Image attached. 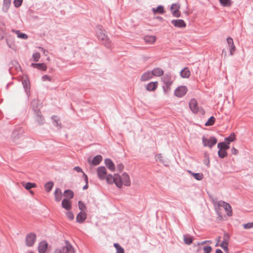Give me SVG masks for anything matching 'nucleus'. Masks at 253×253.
<instances>
[{
  "instance_id": "69168bd1",
  "label": "nucleus",
  "mask_w": 253,
  "mask_h": 253,
  "mask_svg": "<svg viewBox=\"0 0 253 253\" xmlns=\"http://www.w3.org/2000/svg\"><path fill=\"white\" fill-rule=\"evenodd\" d=\"M62 192L60 188H57L55 192H54V195H58L59 194H61Z\"/></svg>"
},
{
  "instance_id": "680f3d73",
  "label": "nucleus",
  "mask_w": 253,
  "mask_h": 253,
  "mask_svg": "<svg viewBox=\"0 0 253 253\" xmlns=\"http://www.w3.org/2000/svg\"><path fill=\"white\" fill-rule=\"evenodd\" d=\"M74 169L78 172H83V173L84 172L83 171L82 169L80 167H78V166L74 167Z\"/></svg>"
},
{
  "instance_id": "f257e3e1",
  "label": "nucleus",
  "mask_w": 253,
  "mask_h": 253,
  "mask_svg": "<svg viewBox=\"0 0 253 253\" xmlns=\"http://www.w3.org/2000/svg\"><path fill=\"white\" fill-rule=\"evenodd\" d=\"M96 36L98 40L102 42L103 44L108 48L111 47V42L108 37L103 32L102 27L100 25H97L96 27Z\"/></svg>"
},
{
  "instance_id": "58836bf2",
  "label": "nucleus",
  "mask_w": 253,
  "mask_h": 253,
  "mask_svg": "<svg viewBox=\"0 0 253 253\" xmlns=\"http://www.w3.org/2000/svg\"><path fill=\"white\" fill-rule=\"evenodd\" d=\"M183 238L184 242L186 244L189 245L192 244L193 242V239L192 237L184 235Z\"/></svg>"
},
{
  "instance_id": "052dcab7",
  "label": "nucleus",
  "mask_w": 253,
  "mask_h": 253,
  "mask_svg": "<svg viewBox=\"0 0 253 253\" xmlns=\"http://www.w3.org/2000/svg\"><path fill=\"white\" fill-rule=\"evenodd\" d=\"M55 196V200L56 202H59L62 199V193L59 194L58 195H54Z\"/></svg>"
},
{
  "instance_id": "4468645a",
  "label": "nucleus",
  "mask_w": 253,
  "mask_h": 253,
  "mask_svg": "<svg viewBox=\"0 0 253 253\" xmlns=\"http://www.w3.org/2000/svg\"><path fill=\"white\" fill-rule=\"evenodd\" d=\"M87 214L85 212H79L76 217V221L79 223H82L86 218Z\"/></svg>"
},
{
  "instance_id": "bb28decb",
  "label": "nucleus",
  "mask_w": 253,
  "mask_h": 253,
  "mask_svg": "<svg viewBox=\"0 0 253 253\" xmlns=\"http://www.w3.org/2000/svg\"><path fill=\"white\" fill-rule=\"evenodd\" d=\"M217 148L218 149H223L225 150H227L229 149V143L225 142H221L218 143Z\"/></svg>"
},
{
  "instance_id": "0eeeda50",
  "label": "nucleus",
  "mask_w": 253,
  "mask_h": 253,
  "mask_svg": "<svg viewBox=\"0 0 253 253\" xmlns=\"http://www.w3.org/2000/svg\"><path fill=\"white\" fill-rule=\"evenodd\" d=\"M97 173L98 178L101 180L105 179L107 175V170L105 167H99L97 169Z\"/></svg>"
},
{
  "instance_id": "09e8293b",
  "label": "nucleus",
  "mask_w": 253,
  "mask_h": 253,
  "mask_svg": "<svg viewBox=\"0 0 253 253\" xmlns=\"http://www.w3.org/2000/svg\"><path fill=\"white\" fill-rule=\"evenodd\" d=\"M66 215L68 219L72 220L74 218V215L73 212L68 211L66 212Z\"/></svg>"
},
{
  "instance_id": "20e7f679",
  "label": "nucleus",
  "mask_w": 253,
  "mask_h": 253,
  "mask_svg": "<svg viewBox=\"0 0 253 253\" xmlns=\"http://www.w3.org/2000/svg\"><path fill=\"white\" fill-rule=\"evenodd\" d=\"M36 240V235L33 233H30L27 235L25 238L26 245L28 247H32Z\"/></svg>"
},
{
  "instance_id": "0e129e2a",
  "label": "nucleus",
  "mask_w": 253,
  "mask_h": 253,
  "mask_svg": "<svg viewBox=\"0 0 253 253\" xmlns=\"http://www.w3.org/2000/svg\"><path fill=\"white\" fill-rule=\"evenodd\" d=\"M179 6L178 4H176V3H173L170 7V9L171 10V11H173V9L174 8H176L177 6Z\"/></svg>"
},
{
  "instance_id": "aec40b11",
  "label": "nucleus",
  "mask_w": 253,
  "mask_h": 253,
  "mask_svg": "<svg viewBox=\"0 0 253 253\" xmlns=\"http://www.w3.org/2000/svg\"><path fill=\"white\" fill-rule=\"evenodd\" d=\"M66 246L62 247L64 249L65 251L67 253H75V250L72 245L69 243L68 241H65Z\"/></svg>"
},
{
  "instance_id": "2eb2a0df",
  "label": "nucleus",
  "mask_w": 253,
  "mask_h": 253,
  "mask_svg": "<svg viewBox=\"0 0 253 253\" xmlns=\"http://www.w3.org/2000/svg\"><path fill=\"white\" fill-rule=\"evenodd\" d=\"M35 114V119L36 122L40 125L44 123V119L41 111L36 112Z\"/></svg>"
},
{
  "instance_id": "338daca9",
  "label": "nucleus",
  "mask_w": 253,
  "mask_h": 253,
  "mask_svg": "<svg viewBox=\"0 0 253 253\" xmlns=\"http://www.w3.org/2000/svg\"><path fill=\"white\" fill-rule=\"evenodd\" d=\"M39 49H41V50L42 51V52H43V54H44L45 55H47V53H48V51H47V50H45V49H43L42 47H41V46L39 47Z\"/></svg>"
},
{
  "instance_id": "ddd939ff",
  "label": "nucleus",
  "mask_w": 253,
  "mask_h": 253,
  "mask_svg": "<svg viewBox=\"0 0 253 253\" xmlns=\"http://www.w3.org/2000/svg\"><path fill=\"white\" fill-rule=\"evenodd\" d=\"M163 82L164 84L166 85V87L168 89H169V86L172 84L171 81V76L169 74H166L164 77L162 78Z\"/></svg>"
},
{
  "instance_id": "ea45409f",
  "label": "nucleus",
  "mask_w": 253,
  "mask_h": 253,
  "mask_svg": "<svg viewBox=\"0 0 253 253\" xmlns=\"http://www.w3.org/2000/svg\"><path fill=\"white\" fill-rule=\"evenodd\" d=\"M215 122V118L213 116H211L208 121L205 123L206 126H211L213 125Z\"/></svg>"
},
{
  "instance_id": "4c0bfd02",
  "label": "nucleus",
  "mask_w": 253,
  "mask_h": 253,
  "mask_svg": "<svg viewBox=\"0 0 253 253\" xmlns=\"http://www.w3.org/2000/svg\"><path fill=\"white\" fill-rule=\"evenodd\" d=\"M236 139L235 135L234 132H232L230 135L225 138V140L228 141V143L234 141Z\"/></svg>"
},
{
  "instance_id": "2f4dec72",
  "label": "nucleus",
  "mask_w": 253,
  "mask_h": 253,
  "mask_svg": "<svg viewBox=\"0 0 253 253\" xmlns=\"http://www.w3.org/2000/svg\"><path fill=\"white\" fill-rule=\"evenodd\" d=\"M152 11L154 13H159L160 14H163L164 13V8L163 5H160L156 8H153Z\"/></svg>"
},
{
  "instance_id": "6ab92c4d",
  "label": "nucleus",
  "mask_w": 253,
  "mask_h": 253,
  "mask_svg": "<svg viewBox=\"0 0 253 253\" xmlns=\"http://www.w3.org/2000/svg\"><path fill=\"white\" fill-rule=\"evenodd\" d=\"M61 205L63 208L68 211L70 210L72 208L71 202L67 198H64L62 200Z\"/></svg>"
},
{
  "instance_id": "13d9d810",
  "label": "nucleus",
  "mask_w": 253,
  "mask_h": 253,
  "mask_svg": "<svg viewBox=\"0 0 253 253\" xmlns=\"http://www.w3.org/2000/svg\"><path fill=\"white\" fill-rule=\"evenodd\" d=\"M11 65L15 66V69L16 70H18V69L20 68V66H19L18 63L16 61H12L10 65Z\"/></svg>"
},
{
  "instance_id": "c03bdc74",
  "label": "nucleus",
  "mask_w": 253,
  "mask_h": 253,
  "mask_svg": "<svg viewBox=\"0 0 253 253\" xmlns=\"http://www.w3.org/2000/svg\"><path fill=\"white\" fill-rule=\"evenodd\" d=\"M179 6H177L175 10L171 11L172 15L176 17H179L181 15L179 11Z\"/></svg>"
},
{
  "instance_id": "8fccbe9b",
  "label": "nucleus",
  "mask_w": 253,
  "mask_h": 253,
  "mask_svg": "<svg viewBox=\"0 0 253 253\" xmlns=\"http://www.w3.org/2000/svg\"><path fill=\"white\" fill-rule=\"evenodd\" d=\"M23 2V0H14L13 3L14 6L16 8L20 7Z\"/></svg>"
},
{
  "instance_id": "9b49d317",
  "label": "nucleus",
  "mask_w": 253,
  "mask_h": 253,
  "mask_svg": "<svg viewBox=\"0 0 253 253\" xmlns=\"http://www.w3.org/2000/svg\"><path fill=\"white\" fill-rule=\"evenodd\" d=\"M171 23L175 27L184 28L186 24L182 19H173L171 21Z\"/></svg>"
},
{
  "instance_id": "3c124183",
  "label": "nucleus",
  "mask_w": 253,
  "mask_h": 253,
  "mask_svg": "<svg viewBox=\"0 0 253 253\" xmlns=\"http://www.w3.org/2000/svg\"><path fill=\"white\" fill-rule=\"evenodd\" d=\"M52 119L53 120V124L54 126H58L59 125V124L58 123L59 120L58 118L56 116H53L52 117Z\"/></svg>"
},
{
  "instance_id": "a211bd4d",
  "label": "nucleus",
  "mask_w": 253,
  "mask_h": 253,
  "mask_svg": "<svg viewBox=\"0 0 253 253\" xmlns=\"http://www.w3.org/2000/svg\"><path fill=\"white\" fill-rule=\"evenodd\" d=\"M102 160V157L101 155H98L94 157L91 162L88 160L89 164L93 166H97L100 164Z\"/></svg>"
},
{
  "instance_id": "7c9ffc66",
  "label": "nucleus",
  "mask_w": 253,
  "mask_h": 253,
  "mask_svg": "<svg viewBox=\"0 0 253 253\" xmlns=\"http://www.w3.org/2000/svg\"><path fill=\"white\" fill-rule=\"evenodd\" d=\"M189 173L196 180H201L203 179V174L202 173H194L190 170L188 171Z\"/></svg>"
},
{
  "instance_id": "774afa93",
  "label": "nucleus",
  "mask_w": 253,
  "mask_h": 253,
  "mask_svg": "<svg viewBox=\"0 0 253 253\" xmlns=\"http://www.w3.org/2000/svg\"><path fill=\"white\" fill-rule=\"evenodd\" d=\"M83 177L84 178V181L85 183H88V177L86 174L83 172Z\"/></svg>"
},
{
  "instance_id": "603ef678",
  "label": "nucleus",
  "mask_w": 253,
  "mask_h": 253,
  "mask_svg": "<svg viewBox=\"0 0 253 253\" xmlns=\"http://www.w3.org/2000/svg\"><path fill=\"white\" fill-rule=\"evenodd\" d=\"M245 229H250L253 227V221L252 222H248L243 225Z\"/></svg>"
},
{
  "instance_id": "39448f33",
  "label": "nucleus",
  "mask_w": 253,
  "mask_h": 253,
  "mask_svg": "<svg viewBox=\"0 0 253 253\" xmlns=\"http://www.w3.org/2000/svg\"><path fill=\"white\" fill-rule=\"evenodd\" d=\"M24 129L21 127H18L15 129L12 134L13 141H16L17 139L21 138L24 133Z\"/></svg>"
},
{
  "instance_id": "1a4fd4ad",
  "label": "nucleus",
  "mask_w": 253,
  "mask_h": 253,
  "mask_svg": "<svg viewBox=\"0 0 253 253\" xmlns=\"http://www.w3.org/2000/svg\"><path fill=\"white\" fill-rule=\"evenodd\" d=\"M189 108L193 113L197 114L199 111V107L195 99H191L189 103Z\"/></svg>"
},
{
  "instance_id": "f704fd0d",
  "label": "nucleus",
  "mask_w": 253,
  "mask_h": 253,
  "mask_svg": "<svg viewBox=\"0 0 253 253\" xmlns=\"http://www.w3.org/2000/svg\"><path fill=\"white\" fill-rule=\"evenodd\" d=\"M53 186V182L49 181L45 183L44 185L45 190L47 192H50Z\"/></svg>"
},
{
  "instance_id": "864d4df0",
  "label": "nucleus",
  "mask_w": 253,
  "mask_h": 253,
  "mask_svg": "<svg viewBox=\"0 0 253 253\" xmlns=\"http://www.w3.org/2000/svg\"><path fill=\"white\" fill-rule=\"evenodd\" d=\"M228 244H225V243H223V242H222L220 247L223 249V250L225 252H227L228 251Z\"/></svg>"
},
{
  "instance_id": "a878e982",
  "label": "nucleus",
  "mask_w": 253,
  "mask_h": 253,
  "mask_svg": "<svg viewBox=\"0 0 253 253\" xmlns=\"http://www.w3.org/2000/svg\"><path fill=\"white\" fill-rule=\"evenodd\" d=\"M180 75L183 78H187L190 75V72L188 68L185 67L180 71Z\"/></svg>"
},
{
  "instance_id": "f03ea898",
  "label": "nucleus",
  "mask_w": 253,
  "mask_h": 253,
  "mask_svg": "<svg viewBox=\"0 0 253 253\" xmlns=\"http://www.w3.org/2000/svg\"><path fill=\"white\" fill-rule=\"evenodd\" d=\"M105 179L108 184H112L115 183L118 188H121L122 187L121 175L119 174L115 173L114 175L109 174L106 176Z\"/></svg>"
},
{
  "instance_id": "f8f14e48",
  "label": "nucleus",
  "mask_w": 253,
  "mask_h": 253,
  "mask_svg": "<svg viewBox=\"0 0 253 253\" xmlns=\"http://www.w3.org/2000/svg\"><path fill=\"white\" fill-rule=\"evenodd\" d=\"M219 205L222 206L224 208L228 216L232 215V208L229 204L224 201H220Z\"/></svg>"
},
{
  "instance_id": "79ce46f5",
  "label": "nucleus",
  "mask_w": 253,
  "mask_h": 253,
  "mask_svg": "<svg viewBox=\"0 0 253 253\" xmlns=\"http://www.w3.org/2000/svg\"><path fill=\"white\" fill-rule=\"evenodd\" d=\"M221 4L225 7L229 6L231 4V0H219Z\"/></svg>"
},
{
  "instance_id": "9d476101",
  "label": "nucleus",
  "mask_w": 253,
  "mask_h": 253,
  "mask_svg": "<svg viewBox=\"0 0 253 253\" xmlns=\"http://www.w3.org/2000/svg\"><path fill=\"white\" fill-rule=\"evenodd\" d=\"M121 181L122 185L124 184L126 186L130 185L131 182L128 174L126 172H124L122 176H121Z\"/></svg>"
},
{
  "instance_id": "4be33fe9",
  "label": "nucleus",
  "mask_w": 253,
  "mask_h": 253,
  "mask_svg": "<svg viewBox=\"0 0 253 253\" xmlns=\"http://www.w3.org/2000/svg\"><path fill=\"white\" fill-rule=\"evenodd\" d=\"M158 87V82H152L148 83L146 85V89L148 91H154Z\"/></svg>"
},
{
  "instance_id": "7ed1b4c3",
  "label": "nucleus",
  "mask_w": 253,
  "mask_h": 253,
  "mask_svg": "<svg viewBox=\"0 0 253 253\" xmlns=\"http://www.w3.org/2000/svg\"><path fill=\"white\" fill-rule=\"evenodd\" d=\"M202 142L205 147H209L211 148L217 141V139L214 136H211L209 139L205 136L202 137Z\"/></svg>"
},
{
  "instance_id": "393cba45",
  "label": "nucleus",
  "mask_w": 253,
  "mask_h": 253,
  "mask_svg": "<svg viewBox=\"0 0 253 253\" xmlns=\"http://www.w3.org/2000/svg\"><path fill=\"white\" fill-rule=\"evenodd\" d=\"M31 66L42 71H45L47 69L46 65L43 63H32Z\"/></svg>"
},
{
  "instance_id": "bf43d9fd",
  "label": "nucleus",
  "mask_w": 253,
  "mask_h": 253,
  "mask_svg": "<svg viewBox=\"0 0 253 253\" xmlns=\"http://www.w3.org/2000/svg\"><path fill=\"white\" fill-rule=\"evenodd\" d=\"M42 80L43 81H51V78L49 76L45 75L42 77Z\"/></svg>"
},
{
  "instance_id": "c85d7f7f",
  "label": "nucleus",
  "mask_w": 253,
  "mask_h": 253,
  "mask_svg": "<svg viewBox=\"0 0 253 253\" xmlns=\"http://www.w3.org/2000/svg\"><path fill=\"white\" fill-rule=\"evenodd\" d=\"M153 76L160 77L164 74L163 70L160 68H154L151 71Z\"/></svg>"
},
{
  "instance_id": "dca6fc26",
  "label": "nucleus",
  "mask_w": 253,
  "mask_h": 253,
  "mask_svg": "<svg viewBox=\"0 0 253 253\" xmlns=\"http://www.w3.org/2000/svg\"><path fill=\"white\" fill-rule=\"evenodd\" d=\"M47 247L48 244L46 241H42L39 244L38 247V251L39 253H45L47 250Z\"/></svg>"
},
{
  "instance_id": "b1692460",
  "label": "nucleus",
  "mask_w": 253,
  "mask_h": 253,
  "mask_svg": "<svg viewBox=\"0 0 253 253\" xmlns=\"http://www.w3.org/2000/svg\"><path fill=\"white\" fill-rule=\"evenodd\" d=\"M11 0H3V4L2 7V11L6 13L11 5Z\"/></svg>"
},
{
  "instance_id": "72a5a7b5",
  "label": "nucleus",
  "mask_w": 253,
  "mask_h": 253,
  "mask_svg": "<svg viewBox=\"0 0 253 253\" xmlns=\"http://www.w3.org/2000/svg\"><path fill=\"white\" fill-rule=\"evenodd\" d=\"M13 32H15L17 35V37L20 39L26 40L28 38V36L23 33H21L19 30H13Z\"/></svg>"
},
{
  "instance_id": "c756f323",
  "label": "nucleus",
  "mask_w": 253,
  "mask_h": 253,
  "mask_svg": "<svg viewBox=\"0 0 253 253\" xmlns=\"http://www.w3.org/2000/svg\"><path fill=\"white\" fill-rule=\"evenodd\" d=\"M156 160L163 164L165 166H168L169 162L167 160L164 159L163 157L161 154L157 155L156 157Z\"/></svg>"
},
{
  "instance_id": "412c9836",
  "label": "nucleus",
  "mask_w": 253,
  "mask_h": 253,
  "mask_svg": "<svg viewBox=\"0 0 253 253\" xmlns=\"http://www.w3.org/2000/svg\"><path fill=\"white\" fill-rule=\"evenodd\" d=\"M153 73L152 71H147L145 72L141 76V80L142 82H145L148 81L149 80L152 79L153 78Z\"/></svg>"
},
{
  "instance_id": "5fc2aeb1",
  "label": "nucleus",
  "mask_w": 253,
  "mask_h": 253,
  "mask_svg": "<svg viewBox=\"0 0 253 253\" xmlns=\"http://www.w3.org/2000/svg\"><path fill=\"white\" fill-rule=\"evenodd\" d=\"M226 41H227V42L228 43L229 46L234 44L233 39L232 38H231V37L227 38L226 39Z\"/></svg>"
},
{
  "instance_id": "6e6d98bb",
  "label": "nucleus",
  "mask_w": 253,
  "mask_h": 253,
  "mask_svg": "<svg viewBox=\"0 0 253 253\" xmlns=\"http://www.w3.org/2000/svg\"><path fill=\"white\" fill-rule=\"evenodd\" d=\"M229 46L230 47V54L231 55H232L236 49L235 46L233 44Z\"/></svg>"
},
{
  "instance_id": "473e14b6",
  "label": "nucleus",
  "mask_w": 253,
  "mask_h": 253,
  "mask_svg": "<svg viewBox=\"0 0 253 253\" xmlns=\"http://www.w3.org/2000/svg\"><path fill=\"white\" fill-rule=\"evenodd\" d=\"M64 196L67 199H72L73 198L74 193L72 190L70 189L66 190L64 192Z\"/></svg>"
},
{
  "instance_id": "f3484780",
  "label": "nucleus",
  "mask_w": 253,
  "mask_h": 253,
  "mask_svg": "<svg viewBox=\"0 0 253 253\" xmlns=\"http://www.w3.org/2000/svg\"><path fill=\"white\" fill-rule=\"evenodd\" d=\"M104 163L107 168L111 171L115 170V166L113 161L110 159H106L104 160Z\"/></svg>"
},
{
  "instance_id": "49530a36",
  "label": "nucleus",
  "mask_w": 253,
  "mask_h": 253,
  "mask_svg": "<svg viewBox=\"0 0 253 253\" xmlns=\"http://www.w3.org/2000/svg\"><path fill=\"white\" fill-rule=\"evenodd\" d=\"M79 209L81 211L83 212L84 210L86 209V207L84 203L82 201L78 202Z\"/></svg>"
},
{
  "instance_id": "e433bc0d",
  "label": "nucleus",
  "mask_w": 253,
  "mask_h": 253,
  "mask_svg": "<svg viewBox=\"0 0 253 253\" xmlns=\"http://www.w3.org/2000/svg\"><path fill=\"white\" fill-rule=\"evenodd\" d=\"M114 246L116 249V253H125L124 249L118 243H114Z\"/></svg>"
},
{
  "instance_id": "e2e57ef3",
  "label": "nucleus",
  "mask_w": 253,
  "mask_h": 253,
  "mask_svg": "<svg viewBox=\"0 0 253 253\" xmlns=\"http://www.w3.org/2000/svg\"><path fill=\"white\" fill-rule=\"evenodd\" d=\"M238 152V151L237 149H236L234 147L232 148V149H231V153H232V154L236 155V154H237Z\"/></svg>"
},
{
  "instance_id": "a19ab883",
  "label": "nucleus",
  "mask_w": 253,
  "mask_h": 253,
  "mask_svg": "<svg viewBox=\"0 0 253 253\" xmlns=\"http://www.w3.org/2000/svg\"><path fill=\"white\" fill-rule=\"evenodd\" d=\"M36 186V184L32 182H27L24 185V187L26 190H30L31 188L35 187Z\"/></svg>"
},
{
  "instance_id": "de8ad7c7",
  "label": "nucleus",
  "mask_w": 253,
  "mask_h": 253,
  "mask_svg": "<svg viewBox=\"0 0 253 253\" xmlns=\"http://www.w3.org/2000/svg\"><path fill=\"white\" fill-rule=\"evenodd\" d=\"M4 25L2 23L0 22V37L2 39L4 36Z\"/></svg>"
},
{
  "instance_id": "6e6552de",
  "label": "nucleus",
  "mask_w": 253,
  "mask_h": 253,
  "mask_svg": "<svg viewBox=\"0 0 253 253\" xmlns=\"http://www.w3.org/2000/svg\"><path fill=\"white\" fill-rule=\"evenodd\" d=\"M41 106L42 104L38 99H34L31 103V107L34 114L36 113V112L40 111Z\"/></svg>"
},
{
  "instance_id": "423d86ee",
  "label": "nucleus",
  "mask_w": 253,
  "mask_h": 253,
  "mask_svg": "<svg viewBox=\"0 0 253 253\" xmlns=\"http://www.w3.org/2000/svg\"><path fill=\"white\" fill-rule=\"evenodd\" d=\"M187 91V88L186 86L181 85L177 87L174 90V95L178 97L183 96Z\"/></svg>"
},
{
  "instance_id": "c9c22d12",
  "label": "nucleus",
  "mask_w": 253,
  "mask_h": 253,
  "mask_svg": "<svg viewBox=\"0 0 253 253\" xmlns=\"http://www.w3.org/2000/svg\"><path fill=\"white\" fill-rule=\"evenodd\" d=\"M218 156L220 158L223 159L227 156L226 150L219 149L218 151Z\"/></svg>"
},
{
  "instance_id": "5701e85b",
  "label": "nucleus",
  "mask_w": 253,
  "mask_h": 253,
  "mask_svg": "<svg viewBox=\"0 0 253 253\" xmlns=\"http://www.w3.org/2000/svg\"><path fill=\"white\" fill-rule=\"evenodd\" d=\"M22 85L25 89V91L27 95L30 92V82L28 79H24L22 81Z\"/></svg>"
},
{
  "instance_id": "4d7b16f0",
  "label": "nucleus",
  "mask_w": 253,
  "mask_h": 253,
  "mask_svg": "<svg viewBox=\"0 0 253 253\" xmlns=\"http://www.w3.org/2000/svg\"><path fill=\"white\" fill-rule=\"evenodd\" d=\"M124 165L122 163L118 164L117 166V169L119 172H121L124 169Z\"/></svg>"
},
{
  "instance_id": "a18cd8bd",
  "label": "nucleus",
  "mask_w": 253,
  "mask_h": 253,
  "mask_svg": "<svg viewBox=\"0 0 253 253\" xmlns=\"http://www.w3.org/2000/svg\"><path fill=\"white\" fill-rule=\"evenodd\" d=\"M41 57L40 53L38 52H37L36 53H34L32 57L34 61L38 62L39 61L40 58Z\"/></svg>"
},
{
  "instance_id": "cd10ccee",
  "label": "nucleus",
  "mask_w": 253,
  "mask_h": 253,
  "mask_svg": "<svg viewBox=\"0 0 253 253\" xmlns=\"http://www.w3.org/2000/svg\"><path fill=\"white\" fill-rule=\"evenodd\" d=\"M156 38L154 36H146L144 37V40L146 43L152 44L156 41Z\"/></svg>"
},
{
  "instance_id": "37998d69",
  "label": "nucleus",
  "mask_w": 253,
  "mask_h": 253,
  "mask_svg": "<svg viewBox=\"0 0 253 253\" xmlns=\"http://www.w3.org/2000/svg\"><path fill=\"white\" fill-rule=\"evenodd\" d=\"M230 239V235L227 232H224L223 236V240L222 242L225 243V244H228V242Z\"/></svg>"
}]
</instances>
